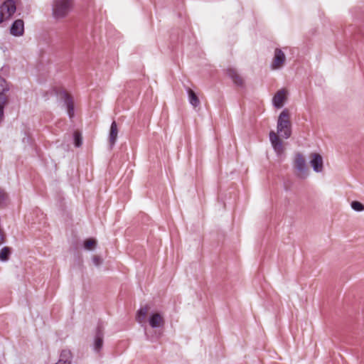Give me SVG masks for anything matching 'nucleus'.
<instances>
[{
    "instance_id": "nucleus-12",
    "label": "nucleus",
    "mask_w": 364,
    "mask_h": 364,
    "mask_svg": "<svg viewBox=\"0 0 364 364\" xmlns=\"http://www.w3.org/2000/svg\"><path fill=\"white\" fill-rule=\"evenodd\" d=\"M62 97L63 98L65 105H66L68 114L70 118H72L74 116V107L73 100L70 96L68 95V94L65 92H62Z\"/></svg>"
},
{
    "instance_id": "nucleus-19",
    "label": "nucleus",
    "mask_w": 364,
    "mask_h": 364,
    "mask_svg": "<svg viewBox=\"0 0 364 364\" xmlns=\"http://www.w3.org/2000/svg\"><path fill=\"white\" fill-rule=\"evenodd\" d=\"M74 144L76 147H80L82 144V138L81 133L75 131L73 134Z\"/></svg>"
},
{
    "instance_id": "nucleus-20",
    "label": "nucleus",
    "mask_w": 364,
    "mask_h": 364,
    "mask_svg": "<svg viewBox=\"0 0 364 364\" xmlns=\"http://www.w3.org/2000/svg\"><path fill=\"white\" fill-rule=\"evenodd\" d=\"M351 208L356 211L364 210V205L358 201H353L351 203Z\"/></svg>"
},
{
    "instance_id": "nucleus-11",
    "label": "nucleus",
    "mask_w": 364,
    "mask_h": 364,
    "mask_svg": "<svg viewBox=\"0 0 364 364\" xmlns=\"http://www.w3.org/2000/svg\"><path fill=\"white\" fill-rule=\"evenodd\" d=\"M149 324L152 328L163 326L164 318L160 313H154L149 318Z\"/></svg>"
},
{
    "instance_id": "nucleus-23",
    "label": "nucleus",
    "mask_w": 364,
    "mask_h": 364,
    "mask_svg": "<svg viewBox=\"0 0 364 364\" xmlns=\"http://www.w3.org/2000/svg\"><path fill=\"white\" fill-rule=\"evenodd\" d=\"M6 194L5 193V192L0 189V204H1L2 203H4V201L6 200Z\"/></svg>"
},
{
    "instance_id": "nucleus-16",
    "label": "nucleus",
    "mask_w": 364,
    "mask_h": 364,
    "mask_svg": "<svg viewBox=\"0 0 364 364\" xmlns=\"http://www.w3.org/2000/svg\"><path fill=\"white\" fill-rule=\"evenodd\" d=\"M188 98L190 103L194 107H196L200 105V100L195 93L193 90L188 88Z\"/></svg>"
},
{
    "instance_id": "nucleus-1",
    "label": "nucleus",
    "mask_w": 364,
    "mask_h": 364,
    "mask_svg": "<svg viewBox=\"0 0 364 364\" xmlns=\"http://www.w3.org/2000/svg\"><path fill=\"white\" fill-rule=\"evenodd\" d=\"M73 0H53L52 16L56 21L65 18L72 11Z\"/></svg>"
},
{
    "instance_id": "nucleus-3",
    "label": "nucleus",
    "mask_w": 364,
    "mask_h": 364,
    "mask_svg": "<svg viewBox=\"0 0 364 364\" xmlns=\"http://www.w3.org/2000/svg\"><path fill=\"white\" fill-rule=\"evenodd\" d=\"M16 11L14 0H6L0 6V23L9 19Z\"/></svg>"
},
{
    "instance_id": "nucleus-8",
    "label": "nucleus",
    "mask_w": 364,
    "mask_h": 364,
    "mask_svg": "<svg viewBox=\"0 0 364 364\" xmlns=\"http://www.w3.org/2000/svg\"><path fill=\"white\" fill-rule=\"evenodd\" d=\"M10 33L12 36L19 37L24 33V22L21 19L16 20L10 28Z\"/></svg>"
},
{
    "instance_id": "nucleus-18",
    "label": "nucleus",
    "mask_w": 364,
    "mask_h": 364,
    "mask_svg": "<svg viewBox=\"0 0 364 364\" xmlns=\"http://www.w3.org/2000/svg\"><path fill=\"white\" fill-rule=\"evenodd\" d=\"M9 90V85L4 78L0 76V95H4Z\"/></svg>"
},
{
    "instance_id": "nucleus-5",
    "label": "nucleus",
    "mask_w": 364,
    "mask_h": 364,
    "mask_svg": "<svg viewBox=\"0 0 364 364\" xmlns=\"http://www.w3.org/2000/svg\"><path fill=\"white\" fill-rule=\"evenodd\" d=\"M286 61V56L284 52L279 49L276 48L274 50V56L272 62V69L277 70L282 68Z\"/></svg>"
},
{
    "instance_id": "nucleus-24",
    "label": "nucleus",
    "mask_w": 364,
    "mask_h": 364,
    "mask_svg": "<svg viewBox=\"0 0 364 364\" xmlns=\"http://www.w3.org/2000/svg\"><path fill=\"white\" fill-rule=\"evenodd\" d=\"M4 242V235L0 229V245Z\"/></svg>"
},
{
    "instance_id": "nucleus-21",
    "label": "nucleus",
    "mask_w": 364,
    "mask_h": 364,
    "mask_svg": "<svg viewBox=\"0 0 364 364\" xmlns=\"http://www.w3.org/2000/svg\"><path fill=\"white\" fill-rule=\"evenodd\" d=\"M102 262V259L99 256H94L92 257V262L96 265L99 266Z\"/></svg>"
},
{
    "instance_id": "nucleus-13",
    "label": "nucleus",
    "mask_w": 364,
    "mask_h": 364,
    "mask_svg": "<svg viewBox=\"0 0 364 364\" xmlns=\"http://www.w3.org/2000/svg\"><path fill=\"white\" fill-rule=\"evenodd\" d=\"M228 75L232 80L233 82L237 86H243L244 80L242 77L237 73V72L232 68L228 70Z\"/></svg>"
},
{
    "instance_id": "nucleus-14",
    "label": "nucleus",
    "mask_w": 364,
    "mask_h": 364,
    "mask_svg": "<svg viewBox=\"0 0 364 364\" xmlns=\"http://www.w3.org/2000/svg\"><path fill=\"white\" fill-rule=\"evenodd\" d=\"M150 307L149 305H145L140 308V309L137 311L136 316V320L139 323H142L146 321V316L149 311Z\"/></svg>"
},
{
    "instance_id": "nucleus-22",
    "label": "nucleus",
    "mask_w": 364,
    "mask_h": 364,
    "mask_svg": "<svg viewBox=\"0 0 364 364\" xmlns=\"http://www.w3.org/2000/svg\"><path fill=\"white\" fill-rule=\"evenodd\" d=\"M84 247L87 250H91V239H87L84 243Z\"/></svg>"
},
{
    "instance_id": "nucleus-25",
    "label": "nucleus",
    "mask_w": 364,
    "mask_h": 364,
    "mask_svg": "<svg viewBox=\"0 0 364 364\" xmlns=\"http://www.w3.org/2000/svg\"><path fill=\"white\" fill-rule=\"evenodd\" d=\"M92 250H93V249L95 247L96 244H97L96 240H94L93 238H92Z\"/></svg>"
},
{
    "instance_id": "nucleus-6",
    "label": "nucleus",
    "mask_w": 364,
    "mask_h": 364,
    "mask_svg": "<svg viewBox=\"0 0 364 364\" xmlns=\"http://www.w3.org/2000/svg\"><path fill=\"white\" fill-rule=\"evenodd\" d=\"M104 328L99 325L96 328L94 348L95 350L100 355V350L103 344Z\"/></svg>"
},
{
    "instance_id": "nucleus-26",
    "label": "nucleus",
    "mask_w": 364,
    "mask_h": 364,
    "mask_svg": "<svg viewBox=\"0 0 364 364\" xmlns=\"http://www.w3.org/2000/svg\"><path fill=\"white\" fill-rule=\"evenodd\" d=\"M0 112H4V105L1 102H0Z\"/></svg>"
},
{
    "instance_id": "nucleus-17",
    "label": "nucleus",
    "mask_w": 364,
    "mask_h": 364,
    "mask_svg": "<svg viewBox=\"0 0 364 364\" xmlns=\"http://www.w3.org/2000/svg\"><path fill=\"white\" fill-rule=\"evenodd\" d=\"M11 254V249L8 247H4L0 251V260L5 262L9 259Z\"/></svg>"
},
{
    "instance_id": "nucleus-10",
    "label": "nucleus",
    "mask_w": 364,
    "mask_h": 364,
    "mask_svg": "<svg viewBox=\"0 0 364 364\" xmlns=\"http://www.w3.org/2000/svg\"><path fill=\"white\" fill-rule=\"evenodd\" d=\"M269 139L274 150L281 154L284 151V146L282 141L279 139L278 135L273 131L269 133Z\"/></svg>"
},
{
    "instance_id": "nucleus-9",
    "label": "nucleus",
    "mask_w": 364,
    "mask_h": 364,
    "mask_svg": "<svg viewBox=\"0 0 364 364\" xmlns=\"http://www.w3.org/2000/svg\"><path fill=\"white\" fill-rule=\"evenodd\" d=\"M311 164L316 172H321L323 170L322 156L317 153H312L310 155Z\"/></svg>"
},
{
    "instance_id": "nucleus-15",
    "label": "nucleus",
    "mask_w": 364,
    "mask_h": 364,
    "mask_svg": "<svg viewBox=\"0 0 364 364\" xmlns=\"http://www.w3.org/2000/svg\"><path fill=\"white\" fill-rule=\"evenodd\" d=\"M118 129L117 123L114 121L110 127L109 140L111 145H114L117 141Z\"/></svg>"
},
{
    "instance_id": "nucleus-4",
    "label": "nucleus",
    "mask_w": 364,
    "mask_h": 364,
    "mask_svg": "<svg viewBox=\"0 0 364 364\" xmlns=\"http://www.w3.org/2000/svg\"><path fill=\"white\" fill-rule=\"evenodd\" d=\"M293 167L296 175L300 178H304L307 175V167L304 156L301 153H296L293 160Z\"/></svg>"
},
{
    "instance_id": "nucleus-7",
    "label": "nucleus",
    "mask_w": 364,
    "mask_h": 364,
    "mask_svg": "<svg viewBox=\"0 0 364 364\" xmlns=\"http://www.w3.org/2000/svg\"><path fill=\"white\" fill-rule=\"evenodd\" d=\"M287 98V90L286 89H281L278 90L273 97V104L277 108L283 107L284 103Z\"/></svg>"
},
{
    "instance_id": "nucleus-27",
    "label": "nucleus",
    "mask_w": 364,
    "mask_h": 364,
    "mask_svg": "<svg viewBox=\"0 0 364 364\" xmlns=\"http://www.w3.org/2000/svg\"><path fill=\"white\" fill-rule=\"evenodd\" d=\"M3 115H4V112H0V122H1V120H2Z\"/></svg>"
},
{
    "instance_id": "nucleus-2",
    "label": "nucleus",
    "mask_w": 364,
    "mask_h": 364,
    "mask_svg": "<svg viewBox=\"0 0 364 364\" xmlns=\"http://www.w3.org/2000/svg\"><path fill=\"white\" fill-rule=\"evenodd\" d=\"M290 115L287 109H284L278 119L277 132L281 136L285 139L290 137L291 134Z\"/></svg>"
}]
</instances>
